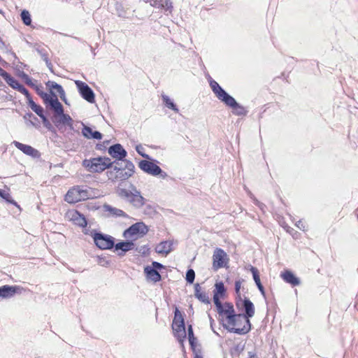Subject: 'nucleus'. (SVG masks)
<instances>
[{"instance_id":"obj_39","label":"nucleus","mask_w":358,"mask_h":358,"mask_svg":"<svg viewBox=\"0 0 358 358\" xmlns=\"http://www.w3.org/2000/svg\"><path fill=\"white\" fill-rule=\"evenodd\" d=\"M22 78L24 80L25 83L30 87H34L35 85L32 81V79L26 73H22Z\"/></svg>"},{"instance_id":"obj_8","label":"nucleus","mask_w":358,"mask_h":358,"mask_svg":"<svg viewBox=\"0 0 358 358\" xmlns=\"http://www.w3.org/2000/svg\"><path fill=\"white\" fill-rule=\"evenodd\" d=\"M139 168L144 172L152 176L161 175L162 178H164L167 174L162 171V169L152 162L148 160H142L139 162Z\"/></svg>"},{"instance_id":"obj_51","label":"nucleus","mask_w":358,"mask_h":358,"mask_svg":"<svg viewBox=\"0 0 358 358\" xmlns=\"http://www.w3.org/2000/svg\"><path fill=\"white\" fill-rule=\"evenodd\" d=\"M241 286V282L240 280H237L235 282V290H236V294L239 293Z\"/></svg>"},{"instance_id":"obj_24","label":"nucleus","mask_w":358,"mask_h":358,"mask_svg":"<svg viewBox=\"0 0 358 358\" xmlns=\"http://www.w3.org/2000/svg\"><path fill=\"white\" fill-rule=\"evenodd\" d=\"M281 277L286 282L289 283L293 286L299 285L301 283L300 280L296 277L290 271H285V272L282 273Z\"/></svg>"},{"instance_id":"obj_42","label":"nucleus","mask_w":358,"mask_h":358,"mask_svg":"<svg viewBox=\"0 0 358 358\" xmlns=\"http://www.w3.org/2000/svg\"><path fill=\"white\" fill-rule=\"evenodd\" d=\"M32 110L34 111L39 117H42V115L43 114V108L37 104L32 108Z\"/></svg>"},{"instance_id":"obj_9","label":"nucleus","mask_w":358,"mask_h":358,"mask_svg":"<svg viewBox=\"0 0 358 358\" xmlns=\"http://www.w3.org/2000/svg\"><path fill=\"white\" fill-rule=\"evenodd\" d=\"M75 84L78 88L79 94H80L83 99H84L89 103H94V93L87 84L81 80H76Z\"/></svg>"},{"instance_id":"obj_53","label":"nucleus","mask_w":358,"mask_h":358,"mask_svg":"<svg viewBox=\"0 0 358 358\" xmlns=\"http://www.w3.org/2000/svg\"><path fill=\"white\" fill-rule=\"evenodd\" d=\"M27 99L28 101V105L32 109L36 105V103L32 100L31 97H29V99Z\"/></svg>"},{"instance_id":"obj_5","label":"nucleus","mask_w":358,"mask_h":358,"mask_svg":"<svg viewBox=\"0 0 358 358\" xmlns=\"http://www.w3.org/2000/svg\"><path fill=\"white\" fill-rule=\"evenodd\" d=\"M90 188L76 186L70 189L65 195V201L69 203H76L91 197Z\"/></svg>"},{"instance_id":"obj_26","label":"nucleus","mask_w":358,"mask_h":358,"mask_svg":"<svg viewBox=\"0 0 358 358\" xmlns=\"http://www.w3.org/2000/svg\"><path fill=\"white\" fill-rule=\"evenodd\" d=\"M103 208L106 212H108L113 217H129L128 215L126 213H124L122 210L113 207L110 205H104Z\"/></svg>"},{"instance_id":"obj_23","label":"nucleus","mask_w":358,"mask_h":358,"mask_svg":"<svg viewBox=\"0 0 358 358\" xmlns=\"http://www.w3.org/2000/svg\"><path fill=\"white\" fill-rule=\"evenodd\" d=\"M172 241H162L157 245L155 250L157 253L167 255L172 251Z\"/></svg>"},{"instance_id":"obj_40","label":"nucleus","mask_w":358,"mask_h":358,"mask_svg":"<svg viewBox=\"0 0 358 358\" xmlns=\"http://www.w3.org/2000/svg\"><path fill=\"white\" fill-rule=\"evenodd\" d=\"M161 1H162V3L163 4L162 8L171 12L173 8L171 1L170 0H161Z\"/></svg>"},{"instance_id":"obj_57","label":"nucleus","mask_w":358,"mask_h":358,"mask_svg":"<svg viewBox=\"0 0 358 358\" xmlns=\"http://www.w3.org/2000/svg\"><path fill=\"white\" fill-rule=\"evenodd\" d=\"M96 148H97V149H99V150H101V148H100V147H99V144H97V145H96Z\"/></svg>"},{"instance_id":"obj_20","label":"nucleus","mask_w":358,"mask_h":358,"mask_svg":"<svg viewBox=\"0 0 358 358\" xmlns=\"http://www.w3.org/2000/svg\"><path fill=\"white\" fill-rule=\"evenodd\" d=\"M69 216L71 220H72L74 222V224H76V225L81 227H85L87 226V220H86L85 217H84L83 215L80 213L78 211H77V210L71 211L69 213Z\"/></svg>"},{"instance_id":"obj_33","label":"nucleus","mask_w":358,"mask_h":358,"mask_svg":"<svg viewBox=\"0 0 358 358\" xmlns=\"http://www.w3.org/2000/svg\"><path fill=\"white\" fill-rule=\"evenodd\" d=\"M21 19L23 23L26 25H30L31 23V15L29 11L24 10L21 13Z\"/></svg>"},{"instance_id":"obj_25","label":"nucleus","mask_w":358,"mask_h":358,"mask_svg":"<svg viewBox=\"0 0 358 358\" xmlns=\"http://www.w3.org/2000/svg\"><path fill=\"white\" fill-rule=\"evenodd\" d=\"M83 136L88 139H101L102 134L98 131H92V129L87 126H84L82 130Z\"/></svg>"},{"instance_id":"obj_55","label":"nucleus","mask_w":358,"mask_h":358,"mask_svg":"<svg viewBox=\"0 0 358 358\" xmlns=\"http://www.w3.org/2000/svg\"><path fill=\"white\" fill-rule=\"evenodd\" d=\"M248 358H257V356L255 354L250 352H249V357Z\"/></svg>"},{"instance_id":"obj_28","label":"nucleus","mask_w":358,"mask_h":358,"mask_svg":"<svg viewBox=\"0 0 358 358\" xmlns=\"http://www.w3.org/2000/svg\"><path fill=\"white\" fill-rule=\"evenodd\" d=\"M250 271H251V272L252 273L253 279H254V280H255V283H256L259 290L260 291L262 294L264 296H265V292H264V287H263V285L261 283L260 278H259V271H258L257 268H255V267L252 266L251 268H250Z\"/></svg>"},{"instance_id":"obj_43","label":"nucleus","mask_w":358,"mask_h":358,"mask_svg":"<svg viewBox=\"0 0 358 358\" xmlns=\"http://www.w3.org/2000/svg\"><path fill=\"white\" fill-rule=\"evenodd\" d=\"M17 91L23 94L27 99H29V97H31L29 91L23 85H22Z\"/></svg>"},{"instance_id":"obj_3","label":"nucleus","mask_w":358,"mask_h":358,"mask_svg":"<svg viewBox=\"0 0 358 358\" xmlns=\"http://www.w3.org/2000/svg\"><path fill=\"white\" fill-rule=\"evenodd\" d=\"M114 162L108 157H96L90 159H85L83 162V166L92 173L102 172L113 166Z\"/></svg>"},{"instance_id":"obj_7","label":"nucleus","mask_w":358,"mask_h":358,"mask_svg":"<svg viewBox=\"0 0 358 358\" xmlns=\"http://www.w3.org/2000/svg\"><path fill=\"white\" fill-rule=\"evenodd\" d=\"M93 238L96 245L101 250L110 249L114 246V240L110 236L96 232L93 236Z\"/></svg>"},{"instance_id":"obj_16","label":"nucleus","mask_w":358,"mask_h":358,"mask_svg":"<svg viewBox=\"0 0 358 358\" xmlns=\"http://www.w3.org/2000/svg\"><path fill=\"white\" fill-rule=\"evenodd\" d=\"M108 154L113 158L117 159V162L124 161L123 159L127 156V151L119 144H115L108 148Z\"/></svg>"},{"instance_id":"obj_52","label":"nucleus","mask_w":358,"mask_h":358,"mask_svg":"<svg viewBox=\"0 0 358 358\" xmlns=\"http://www.w3.org/2000/svg\"><path fill=\"white\" fill-rule=\"evenodd\" d=\"M296 227H297L299 229H301V230H303V231H305V230H306V229H305V228H306V227H305V225H304L303 222L301 220H299V221L297 222V224H296Z\"/></svg>"},{"instance_id":"obj_14","label":"nucleus","mask_w":358,"mask_h":358,"mask_svg":"<svg viewBox=\"0 0 358 358\" xmlns=\"http://www.w3.org/2000/svg\"><path fill=\"white\" fill-rule=\"evenodd\" d=\"M240 302L241 303V306L244 310V313L241 314L250 320V318L255 315V313L253 303L246 297L243 300H241V297L239 296V300L236 301V306L238 307L240 306Z\"/></svg>"},{"instance_id":"obj_50","label":"nucleus","mask_w":358,"mask_h":358,"mask_svg":"<svg viewBox=\"0 0 358 358\" xmlns=\"http://www.w3.org/2000/svg\"><path fill=\"white\" fill-rule=\"evenodd\" d=\"M0 76H2L3 79L6 80V79L8 78L10 74L0 67Z\"/></svg>"},{"instance_id":"obj_2","label":"nucleus","mask_w":358,"mask_h":358,"mask_svg":"<svg viewBox=\"0 0 358 358\" xmlns=\"http://www.w3.org/2000/svg\"><path fill=\"white\" fill-rule=\"evenodd\" d=\"M131 189L128 190L124 188H118L117 194L122 199H126L134 207L136 208H141L145 202V199L141 195L135 186L131 185Z\"/></svg>"},{"instance_id":"obj_6","label":"nucleus","mask_w":358,"mask_h":358,"mask_svg":"<svg viewBox=\"0 0 358 358\" xmlns=\"http://www.w3.org/2000/svg\"><path fill=\"white\" fill-rule=\"evenodd\" d=\"M172 328L175 336L178 338L179 341L182 342L186 337L185 322L181 312L177 308L175 310Z\"/></svg>"},{"instance_id":"obj_21","label":"nucleus","mask_w":358,"mask_h":358,"mask_svg":"<svg viewBox=\"0 0 358 358\" xmlns=\"http://www.w3.org/2000/svg\"><path fill=\"white\" fill-rule=\"evenodd\" d=\"M18 289L20 287L17 286L3 285L0 287V297L10 298L17 293Z\"/></svg>"},{"instance_id":"obj_4","label":"nucleus","mask_w":358,"mask_h":358,"mask_svg":"<svg viewBox=\"0 0 358 358\" xmlns=\"http://www.w3.org/2000/svg\"><path fill=\"white\" fill-rule=\"evenodd\" d=\"M242 318H234L232 322L229 325L223 324L224 329L231 333H235L239 335H244L248 333L251 329V323L248 318L239 313Z\"/></svg>"},{"instance_id":"obj_1","label":"nucleus","mask_w":358,"mask_h":358,"mask_svg":"<svg viewBox=\"0 0 358 358\" xmlns=\"http://www.w3.org/2000/svg\"><path fill=\"white\" fill-rule=\"evenodd\" d=\"M114 164L107 171L108 179L113 182L126 180L134 173L135 166L130 161H114Z\"/></svg>"},{"instance_id":"obj_45","label":"nucleus","mask_w":358,"mask_h":358,"mask_svg":"<svg viewBox=\"0 0 358 358\" xmlns=\"http://www.w3.org/2000/svg\"><path fill=\"white\" fill-rule=\"evenodd\" d=\"M33 87L36 90L37 94L43 99V94H47V93L43 92V90H42L43 87L34 85Z\"/></svg>"},{"instance_id":"obj_10","label":"nucleus","mask_w":358,"mask_h":358,"mask_svg":"<svg viewBox=\"0 0 358 358\" xmlns=\"http://www.w3.org/2000/svg\"><path fill=\"white\" fill-rule=\"evenodd\" d=\"M229 261L227 253L221 248H216L213 255V267L215 270L225 267Z\"/></svg>"},{"instance_id":"obj_54","label":"nucleus","mask_w":358,"mask_h":358,"mask_svg":"<svg viewBox=\"0 0 358 358\" xmlns=\"http://www.w3.org/2000/svg\"><path fill=\"white\" fill-rule=\"evenodd\" d=\"M255 203L256 205H257L262 210H263L264 207L265 206L262 203L259 202L257 199H255Z\"/></svg>"},{"instance_id":"obj_32","label":"nucleus","mask_w":358,"mask_h":358,"mask_svg":"<svg viewBox=\"0 0 358 358\" xmlns=\"http://www.w3.org/2000/svg\"><path fill=\"white\" fill-rule=\"evenodd\" d=\"M6 82L13 89L18 90L22 85L10 75L6 79Z\"/></svg>"},{"instance_id":"obj_30","label":"nucleus","mask_w":358,"mask_h":358,"mask_svg":"<svg viewBox=\"0 0 358 358\" xmlns=\"http://www.w3.org/2000/svg\"><path fill=\"white\" fill-rule=\"evenodd\" d=\"M162 97L166 107H168L170 109H172L176 113H178V108L175 105V103L169 99L168 96L163 94Z\"/></svg>"},{"instance_id":"obj_19","label":"nucleus","mask_w":358,"mask_h":358,"mask_svg":"<svg viewBox=\"0 0 358 358\" xmlns=\"http://www.w3.org/2000/svg\"><path fill=\"white\" fill-rule=\"evenodd\" d=\"M115 250L117 251L119 256H123L125 252L134 249V243L132 241H122L114 245Z\"/></svg>"},{"instance_id":"obj_49","label":"nucleus","mask_w":358,"mask_h":358,"mask_svg":"<svg viewBox=\"0 0 358 358\" xmlns=\"http://www.w3.org/2000/svg\"><path fill=\"white\" fill-rule=\"evenodd\" d=\"M152 265V266H151V267L152 268H155V270L161 269V268H164V266L162 264L157 262H153Z\"/></svg>"},{"instance_id":"obj_22","label":"nucleus","mask_w":358,"mask_h":358,"mask_svg":"<svg viewBox=\"0 0 358 358\" xmlns=\"http://www.w3.org/2000/svg\"><path fill=\"white\" fill-rule=\"evenodd\" d=\"M144 273H145L146 277L154 282H157L161 280L162 278L159 273L150 266L145 267Z\"/></svg>"},{"instance_id":"obj_35","label":"nucleus","mask_w":358,"mask_h":358,"mask_svg":"<svg viewBox=\"0 0 358 358\" xmlns=\"http://www.w3.org/2000/svg\"><path fill=\"white\" fill-rule=\"evenodd\" d=\"M0 196L5 199L7 202L17 206V203L11 199L10 195L8 193L4 192L1 189H0Z\"/></svg>"},{"instance_id":"obj_41","label":"nucleus","mask_w":358,"mask_h":358,"mask_svg":"<svg viewBox=\"0 0 358 358\" xmlns=\"http://www.w3.org/2000/svg\"><path fill=\"white\" fill-rule=\"evenodd\" d=\"M136 152L145 159H150L149 156L143 152L144 148L141 145H137L136 146Z\"/></svg>"},{"instance_id":"obj_18","label":"nucleus","mask_w":358,"mask_h":358,"mask_svg":"<svg viewBox=\"0 0 358 358\" xmlns=\"http://www.w3.org/2000/svg\"><path fill=\"white\" fill-rule=\"evenodd\" d=\"M210 87L217 99L224 102L230 95L215 80L210 82Z\"/></svg>"},{"instance_id":"obj_11","label":"nucleus","mask_w":358,"mask_h":358,"mask_svg":"<svg viewBox=\"0 0 358 358\" xmlns=\"http://www.w3.org/2000/svg\"><path fill=\"white\" fill-rule=\"evenodd\" d=\"M50 93L51 94H43L44 103L49 105L50 108L55 111L56 115L62 114V112H64L62 103L59 101L57 95L52 90Z\"/></svg>"},{"instance_id":"obj_12","label":"nucleus","mask_w":358,"mask_h":358,"mask_svg":"<svg viewBox=\"0 0 358 358\" xmlns=\"http://www.w3.org/2000/svg\"><path fill=\"white\" fill-rule=\"evenodd\" d=\"M217 313L220 317H225L227 325H229L230 322H232L234 318L236 317L238 319L243 317L239 315H236L233 304L229 302L224 303L221 310L219 309L217 310Z\"/></svg>"},{"instance_id":"obj_56","label":"nucleus","mask_w":358,"mask_h":358,"mask_svg":"<svg viewBox=\"0 0 358 358\" xmlns=\"http://www.w3.org/2000/svg\"><path fill=\"white\" fill-rule=\"evenodd\" d=\"M194 358H203L201 355L196 354Z\"/></svg>"},{"instance_id":"obj_31","label":"nucleus","mask_w":358,"mask_h":358,"mask_svg":"<svg viewBox=\"0 0 358 358\" xmlns=\"http://www.w3.org/2000/svg\"><path fill=\"white\" fill-rule=\"evenodd\" d=\"M215 287V289L213 292L214 294H216L220 296H223L226 292L224 283L222 282H216Z\"/></svg>"},{"instance_id":"obj_36","label":"nucleus","mask_w":358,"mask_h":358,"mask_svg":"<svg viewBox=\"0 0 358 358\" xmlns=\"http://www.w3.org/2000/svg\"><path fill=\"white\" fill-rule=\"evenodd\" d=\"M188 338L189 344L192 347L194 345V341H196V338L194 336V332L192 329V325L188 326Z\"/></svg>"},{"instance_id":"obj_37","label":"nucleus","mask_w":358,"mask_h":358,"mask_svg":"<svg viewBox=\"0 0 358 358\" xmlns=\"http://www.w3.org/2000/svg\"><path fill=\"white\" fill-rule=\"evenodd\" d=\"M196 299L206 304H208L210 302L208 295L204 292L201 294H199Z\"/></svg>"},{"instance_id":"obj_17","label":"nucleus","mask_w":358,"mask_h":358,"mask_svg":"<svg viewBox=\"0 0 358 358\" xmlns=\"http://www.w3.org/2000/svg\"><path fill=\"white\" fill-rule=\"evenodd\" d=\"M13 143L17 149L27 155L33 157H38L39 156V152L29 145H25L16 141H14Z\"/></svg>"},{"instance_id":"obj_15","label":"nucleus","mask_w":358,"mask_h":358,"mask_svg":"<svg viewBox=\"0 0 358 358\" xmlns=\"http://www.w3.org/2000/svg\"><path fill=\"white\" fill-rule=\"evenodd\" d=\"M223 103L232 108L234 114L236 115H245L247 113V110L245 108L238 103L235 99L231 95Z\"/></svg>"},{"instance_id":"obj_13","label":"nucleus","mask_w":358,"mask_h":358,"mask_svg":"<svg viewBox=\"0 0 358 358\" xmlns=\"http://www.w3.org/2000/svg\"><path fill=\"white\" fill-rule=\"evenodd\" d=\"M148 231V227L142 222H136L126 229L123 234L125 238H130L135 235L143 236Z\"/></svg>"},{"instance_id":"obj_47","label":"nucleus","mask_w":358,"mask_h":358,"mask_svg":"<svg viewBox=\"0 0 358 358\" xmlns=\"http://www.w3.org/2000/svg\"><path fill=\"white\" fill-rule=\"evenodd\" d=\"M203 292L201 290V287L199 283L194 285V296L196 298L199 294H201Z\"/></svg>"},{"instance_id":"obj_46","label":"nucleus","mask_w":358,"mask_h":358,"mask_svg":"<svg viewBox=\"0 0 358 358\" xmlns=\"http://www.w3.org/2000/svg\"><path fill=\"white\" fill-rule=\"evenodd\" d=\"M161 0H152L150 2V5L154 7L161 8H162L163 4Z\"/></svg>"},{"instance_id":"obj_38","label":"nucleus","mask_w":358,"mask_h":358,"mask_svg":"<svg viewBox=\"0 0 358 358\" xmlns=\"http://www.w3.org/2000/svg\"><path fill=\"white\" fill-rule=\"evenodd\" d=\"M221 296L219 295H217L216 294H213V302L217 308V311L220 309L221 310V308L224 306L220 300V298Z\"/></svg>"},{"instance_id":"obj_29","label":"nucleus","mask_w":358,"mask_h":358,"mask_svg":"<svg viewBox=\"0 0 358 358\" xmlns=\"http://www.w3.org/2000/svg\"><path fill=\"white\" fill-rule=\"evenodd\" d=\"M46 85L47 87H48L50 90H55L57 91V92L59 93V96H60V98L62 99L65 102V99H64V96H65V92L64 90H63L62 87L57 84V83L55 82H53V81H48L47 83H46Z\"/></svg>"},{"instance_id":"obj_27","label":"nucleus","mask_w":358,"mask_h":358,"mask_svg":"<svg viewBox=\"0 0 358 358\" xmlns=\"http://www.w3.org/2000/svg\"><path fill=\"white\" fill-rule=\"evenodd\" d=\"M57 115L59 116V118L57 119L55 116V120L54 121L57 127L58 124H62L72 127V119L69 115L64 114V112H62V114H58Z\"/></svg>"},{"instance_id":"obj_48","label":"nucleus","mask_w":358,"mask_h":358,"mask_svg":"<svg viewBox=\"0 0 358 358\" xmlns=\"http://www.w3.org/2000/svg\"><path fill=\"white\" fill-rule=\"evenodd\" d=\"M41 57H42L43 60L45 62V64H46L47 66H48L50 69H51L52 64H51V62L49 61V59H48V57L47 55H46V54H45V53L41 54Z\"/></svg>"},{"instance_id":"obj_34","label":"nucleus","mask_w":358,"mask_h":358,"mask_svg":"<svg viewBox=\"0 0 358 358\" xmlns=\"http://www.w3.org/2000/svg\"><path fill=\"white\" fill-rule=\"evenodd\" d=\"M186 280L187 282L192 284L194 282L195 278V272L193 269H188L186 273Z\"/></svg>"},{"instance_id":"obj_44","label":"nucleus","mask_w":358,"mask_h":358,"mask_svg":"<svg viewBox=\"0 0 358 358\" xmlns=\"http://www.w3.org/2000/svg\"><path fill=\"white\" fill-rule=\"evenodd\" d=\"M42 119V122L43 125L48 128L50 129L51 127V123L50 121L47 119V117L44 115V114L42 115V117H40Z\"/></svg>"}]
</instances>
